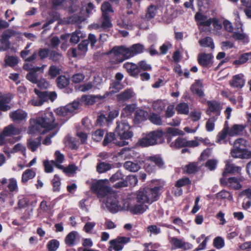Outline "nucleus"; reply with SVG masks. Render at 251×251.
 I'll return each mask as SVG.
<instances>
[{
	"label": "nucleus",
	"instance_id": "54",
	"mask_svg": "<svg viewBox=\"0 0 251 251\" xmlns=\"http://www.w3.org/2000/svg\"><path fill=\"white\" fill-rule=\"evenodd\" d=\"M165 104L162 100H157L152 103L153 109L157 112H161L165 108Z\"/></svg>",
	"mask_w": 251,
	"mask_h": 251
},
{
	"label": "nucleus",
	"instance_id": "43",
	"mask_svg": "<svg viewBox=\"0 0 251 251\" xmlns=\"http://www.w3.org/2000/svg\"><path fill=\"white\" fill-rule=\"evenodd\" d=\"M77 234V232L75 231L70 232L65 238V242L66 244L70 247L73 246L75 244V240Z\"/></svg>",
	"mask_w": 251,
	"mask_h": 251
},
{
	"label": "nucleus",
	"instance_id": "52",
	"mask_svg": "<svg viewBox=\"0 0 251 251\" xmlns=\"http://www.w3.org/2000/svg\"><path fill=\"white\" fill-rule=\"evenodd\" d=\"M5 63L6 65L14 67L18 63V59L17 57L14 56H8L4 59Z\"/></svg>",
	"mask_w": 251,
	"mask_h": 251
},
{
	"label": "nucleus",
	"instance_id": "46",
	"mask_svg": "<svg viewBox=\"0 0 251 251\" xmlns=\"http://www.w3.org/2000/svg\"><path fill=\"white\" fill-rule=\"evenodd\" d=\"M105 130L102 129H99L95 130L92 134V138L96 142L100 141L103 137Z\"/></svg>",
	"mask_w": 251,
	"mask_h": 251
},
{
	"label": "nucleus",
	"instance_id": "51",
	"mask_svg": "<svg viewBox=\"0 0 251 251\" xmlns=\"http://www.w3.org/2000/svg\"><path fill=\"white\" fill-rule=\"evenodd\" d=\"M149 120L153 124L160 126L162 124V121L161 117L157 114L152 113L149 117Z\"/></svg>",
	"mask_w": 251,
	"mask_h": 251
},
{
	"label": "nucleus",
	"instance_id": "41",
	"mask_svg": "<svg viewBox=\"0 0 251 251\" xmlns=\"http://www.w3.org/2000/svg\"><path fill=\"white\" fill-rule=\"evenodd\" d=\"M176 109L178 114L187 115L189 112V108L187 103L180 102L177 104Z\"/></svg>",
	"mask_w": 251,
	"mask_h": 251
},
{
	"label": "nucleus",
	"instance_id": "32",
	"mask_svg": "<svg viewBox=\"0 0 251 251\" xmlns=\"http://www.w3.org/2000/svg\"><path fill=\"white\" fill-rule=\"evenodd\" d=\"M202 87V83L200 80H196L194 84H193L191 87V91L200 97H203L204 95L203 91L201 89Z\"/></svg>",
	"mask_w": 251,
	"mask_h": 251
},
{
	"label": "nucleus",
	"instance_id": "12",
	"mask_svg": "<svg viewBox=\"0 0 251 251\" xmlns=\"http://www.w3.org/2000/svg\"><path fill=\"white\" fill-rule=\"evenodd\" d=\"M116 135L115 132L106 133L102 142V145L104 147L115 144L118 146L123 147L127 145L128 142L126 141H117Z\"/></svg>",
	"mask_w": 251,
	"mask_h": 251
},
{
	"label": "nucleus",
	"instance_id": "2",
	"mask_svg": "<svg viewBox=\"0 0 251 251\" xmlns=\"http://www.w3.org/2000/svg\"><path fill=\"white\" fill-rule=\"evenodd\" d=\"M165 132L162 129H157L147 133L145 137L139 139L137 144L142 147H149L164 142Z\"/></svg>",
	"mask_w": 251,
	"mask_h": 251
},
{
	"label": "nucleus",
	"instance_id": "47",
	"mask_svg": "<svg viewBox=\"0 0 251 251\" xmlns=\"http://www.w3.org/2000/svg\"><path fill=\"white\" fill-rule=\"evenodd\" d=\"M35 176V173L31 169L26 170L23 174L22 181L26 182L28 180L33 178Z\"/></svg>",
	"mask_w": 251,
	"mask_h": 251
},
{
	"label": "nucleus",
	"instance_id": "3",
	"mask_svg": "<svg viewBox=\"0 0 251 251\" xmlns=\"http://www.w3.org/2000/svg\"><path fill=\"white\" fill-rule=\"evenodd\" d=\"M117 126L114 132L118 138L122 141L128 140L133 136V132L131 130V126L126 120H122L116 122Z\"/></svg>",
	"mask_w": 251,
	"mask_h": 251
},
{
	"label": "nucleus",
	"instance_id": "10",
	"mask_svg": "<svg viewBox=\"0 0 251 251\" xmlns=\"http://www.w3.org/2000/svg\"><path fill=\"white\" fill-rule=\"evenodd\" d=\"M124 209L129 210L133 214H141L148 209V206L142 203H137L134 205H131L129 201L126 200L124 202Z\"/></svg>",
	"mask_w": 251,
	"mask_h": 251
},
{
	"label": "nucleus",
	"instance_id": "6",
	"mask_svg": "<svg viewBox=\"0 0 251 251\" xmlns=\"http://www.w3.org/2000/svg\"><path fill=\"white\" fill-rule=\"evenodd\" d=\"M247 141L243 138H238L234 141L233 149L231 151L232 157H244L248 152L247 149Z\"/></svg>",
	"mask_w": 251,
	"mask_h": 251
},
{
	"label": "nucleus",
	"instance_id": "31",
	"mask_svg": "<svg viewBox=\"0 0 251 251\" xmlns=\"http://www.w3.org/2000/svg\"><path fill=\"white\" fill-rule=\"evenodd\" d=\"M240 170L241 168L240 167L237 166L229 162H227L226 168L223 173V176H226L228 174L238 173L240 172Z\"/></svg>",
	"mask_w": 251,
	"mask_h": 251
},
{
	"label": "nucleus",
	"instance_id": "18",
	"mask_svg": "<svg viewBox=\"0 0 251 251\" xmlns=\"http://www.w3.org/2000/svg\"><path fill=\"white\" fill-rule=\"evenodd\" d=\"M64 158H56V160L53 161L45 160L44 162L45 171L47 173H51L53 170V166H55L59 169L62 168V166L60 164L63 162Z\"/></svg>",
	"mask_w": 251,
	"mask_h": 251
},
{
	"label": "nucleus",
	"instance_id": "40",
	"mask_svg": "<svg viewBox=\"0 0 251 251\" xmlns=\"http://www.w3.org/2000/svg\"><path fill=\"white\" fill-rule=\"evenodd\" d=\"M120 83L119 81H114L113 82L110 87V88H113V90L110 92H106L102 96H100V99H105L107 98L110 94H115L120 91L121 88L119 87Z\"/></svg>",
	"mask_w": 251,
	"mask_h": 251
},
{
	"label": "nucleus",
	"instance_id": "36",
	"mask_svg": "<svg viewBox=\"0 0 251 251\" xmlns=\"http://www.w3.org/2000/svg\"><path fill=\"white\" fill-rule=\"evenodd\" d=\"M41 136H39L34 139H29L27 141V148L32 151H35L41 145Z\"/></svg>",
	"mask_w": 251,
	"mask_h": 251
},
{
	"label": "nucleus",
	"instance_id": "23",
	"mask_svg": "<svg viewBox=\"0 0 251 251\" xmlns=\"http://www.w3.org/2000/svg\"><path fill=\"white\" fill-rule=\"evenodd\" d=\"M246 126L243 125H233L229 128L228 136L230 137L243 135Z\"/></svg>",
	"mask_w": 251,
	"mask_h": 251
},
{
	"label": "nucleus",
	"instance_id": "26",
	"mask_svg": "<svg viewBox=\"0 0 251 251\" xmlns=\"http://www.w3.org/2000/svg\"><path fill=\"white\" fill-rule=\"evenodd\" d=\"M39 71H41L42 73H43V68L40 67H36V68H34L32 69V71L27 74L26 75V78L32 83L36 84V83H38V79L36 73Z\"/></svg>",
	"mask_w": 251,
	"mask_h": 251
},
{
	"label": "nucleus",
	"instance_id": "13",
	"mask_svg": "<svg viewBox=\"0 0 251 251\" xmlns=\"http://www.w3.org/2000/svg\"><path fill=\"white\" fill-rule=\"evenodd\" d=\"M110 53H113L115 56H119L122 55V57L117 60V63L123 62L124 60L127 59V48L125 46L122 45L120 46H114L109 51Z\"/></svg>",
	"mask_w": 251,
	"mask_h": 251
},
{
	"label": "nucleus",
	"instance_id": "15",
	"mask_svg": "<svg viewBox=\"0 0 251 251\" xmlns=\"http://www.w3.org/2000/svg\"><path fill=\"white\" fill-rule=\"evenodd\" d=\"M9 116L13 122L19 124L26 119L27 113L21 109H18L11 112Z\"/></svg>",
	"mask_w": 251,
	"mask_h": 251
},
{
	"label": "nucleus",
	"instance_id": "5",
	"mask_svg": "<svg viewBox=\"0 0 251 251\" xmlns=\"http://www.w3.org/2000/svg\"><path fill=\"white\" fill-rule=\"evenodd\" d=\"M108 182L107 179L98 180L92 184L91 189L99 197H104L109 193Z\"/></svg>",
	"mask_w": 251,
	"mask_h": 251
},
{
	"label": "nucleus",
	"instance_id": "14",
	"mask_svg": "<svg viewBox=\"0 0 251 251\" xmlns=\"http://www.w3.org/2000/svg\"><path fill=\"white\" fill-rule=\"evenodd\" d=\"M198 63L203 67H211L213 63V56L211 53H200L197 58Z\"/></svg>",
	"mask_w": 251,
	"mask_h": 251
},
{
	"label": "nucleus",
	"instance_id": "29",
	"mask_svg": "<svg viewBox=\"0 0 251 251\" xmlns=\"http://www.w3.org/2000/svg\"><path fill=\"white\" fill-rule=\"evenodd\" d=\"M136 104L135 103L126 104L121 111V116L122 117H129L135 111Z\"/></svg>",
	"mask_w": 251,
	"mask_h": 251
},
{
	"label": "nucleus",
	"instance_id": "50",
	"mask_svg": "<svg viewBox=\"0 0 251 251\" xmlns=\"http://www.w3.org/2000/svg\"><path fill=\"white\" fill-rule=\"evenodd\" d=\"M102 15H109L110 12H113L111 4L108 2H103L101 6Z\"/></svg>",
	"mask_w": 251,
	"mask_h": 251
},
{
	"label": "nucleus",
	"instance_id": "17",
	"mask_svg": "<svg viewBox=\"0 0 251 251\" xmlns=\"http://www.w3.org/2000/svg\"><path fill=\"white\" fill-rule=\"evenodd\" d=\"M208 108L206 110V114L210 115L211 113L215 114L216 116L220 115L222 107L220 102L216 100H208L207 101Z\"/></svg>",
	"mask_w": 251,
	"mask_h": 251
},
{
	"label": "nucleus",
	"instance_id": "56",
	"mask_svg": "<svg viewBox=\"0 0 251 251\" xmlns=\"http://www.w3.org/2000/svg\"><path fill=\"white\" fill-rule=\"evenodd\" d=\"M110 244L111 247H109L108 250L111 251V248L112 247L115 251H120L123 248L122 244L118 241L117 239L112 240L110 241Z\"/></svg>",
	"mask_w": 251,
	"mask_h": 251
},
{
	"label": "nucleus",
	"instance_id": "45",
	"mask_svg": "<svg viewBox=\"0 0 251 251\" xmlns=\"http://www.w3.org/2000/svg\"><path fill=\"white\" fill-rule=\"evenodd\" d=\"M227 186L233 189H239L241 185L239 183V179L237 177H233L228 178Z\"/></svg>",
	"mask_w": 251,
	"mask_h": 251
},
{
	"label": "nucleus",
	"instance_id": "62",
	"mask_svg": "<svg viewBox=\"0 0 251 251\" xmlns=\"http://www.w3.org/2000/svg\"><path fill=\"white\" fill-rule=\"evenodd\" d=\"M7 187L10 192L17 191L18 190L17 180L14 178H10Z\"/></svg>",
	"mask_w": 251,
	"mask_h": 251
},
{
	"label": "nucleus",
	"instance_id": "35",
	"mask_svg": "<svg viewBox=\"0 0 251 251\" xmlns=\"http://www.w3.org/2000/svg\"><path fill=\"white\" fill-rule=\"evenodd\" d=\"M11 101L10 97L6 95H3L0 99V111H6L10 110L11 107L8 104Z\"/></svg>",
	"mask_w": 251,
	"mask_h": 251
},
{
	"label": "nucleus",
	"instance_id": "8",
	"mask_svg": "<svg viewBox=\"0 0 251 251\" xmlns=\"http://www.w3.org/2000/svg\"><path fill=\"white\" fill-rule=\"evenodd\" d=\"M199 143L196 140L188 141L182 137H178L174 142L170 143V147L173 149H180L185 147L194 148L198 147Z\"/></svg>",
	"mask_w": 251,
	"mask_h": 251
},
{
	"label": "nucleus",
	"instance_id": "34",
	"mask_svg": "<svg viewBox=\"0 0 251 251\" xmlns=\"http://www.w3.org/2000/svg\"><path fill=\"white\" fill-rule=\"evenodd\" d=\"M100 95L97 96H92V95H83L81 96L80 101L82 103H84L85 105H93L96 102V98H98L100 100H102V99H100Z\"/></svg>",
	"mask_w": 251,
	"mask_h": 251
},
{
	"label": "nucleus",
	"instance_id": "61",
	"mask_svg": "<svg viewBox=\"0 0 251 251\" xmlns=\"http://www.w3.org/2000/svg\"><path fill=\"white\" fill-rule=\"evenodd\" d=\"M94 83L93 82H89L83 84L79 85L78 87L79 90L81 92H85L92 89L94 87Z\"/></svg>",
	"mask_w": 251,
	"mask_h": 251
},
{
	"label": "nucleus",
	"instance_id": "49",
	"mask_svg": "<svg viewBox=\"0 0 251 251\" xmlns=\"http://www.w3.org/2000/svg\"><path fill=\"white\" fill-rule=\"evenodd\" d=\"M217 120V117L213 116L207 120L205 124V128L206 131L208 132H211L214 129L215 122Z\"/></svg>",
	"mask_w": 251,
	"mask_h": 251
},
{
	"label": "nucleus",
	"instance_id": "63",
	"mask_svg": "<svg viewBox=\"0 0 251 251\" xmlns=\"http://www.w3.org/2000/svg\"><path fill=\"white\" fill-rule=\"evenodd\" d=\"M191 183V180L188 177H184L178 179L176 183L175 186L177 187H181Z\"/></svg>",
	"mask_w": 251,
	"mask_h": 251
},
{
	"label": "nucleus",
	"instance_id": "25",
	"mask_svg": "<svg viewBox=\"0 0 251 251\" xmlns=\"http://www.w3.org/2000/svg\"><path fill=\"white\" fill-rule=\"evenodd\" d=\"M70 82V78L65 75H60L56 79V85L60 89H67Z\"/></svg>",
	"mask_w": 251,
	"mask_h": 251
},
{
	"label": "nucleus",
	"instance_id": "44",
	"mask_svg": "<svg viewBox=\"0 0 251 251\" xmlns=\"http://www.w3.org/2000/svg\"><path fill=\"white\" fill-rule=\"evenodd\" d=\"M125 168L130 172H136L140 168V165L137 163H134L131 161H126L124 165Z\"/></svg>",
	"mask_w": 251,
	"mask_h": 251
},
{
	"label": "nucleus",
	"instance_id": "53",
	"mask_svg": "<svg viewBox=\"0 0 251 251\" xmlns=\"http://www.w3.org/2000/svg\"><path fill=\"white\" fill-rule=\"evenodd\" d=\"M138 67H139V71L140 73L141 71H149L152 70L151 66L148 64L145 60H141L137 63Z\"/></svg>",
	"mask_w": 251,
	"mask_h": 251
},
{
	"label": "nucleus",
	"instance_id": "55",
	"mask_svg": "<svg viewBox=\"0 0 251 251\" xmlns=\"http://www.w3.org/2000/svg\"><path fill=\"white\" fill-rule=\"evenodd\" d=\"M59 242L57 240H50L47 244V248L49 251H55L59 248Z\"/></svg>",
	"mask_w": 251,
	"mask_h": 251
},
{
	"label": "nucleus",
	"instance_id": "39",
	"mask_svg": "<svg viewBox=\"0 0 251 251\" xmlns=\"http://www.w3.org/2000/svg\"><path fill=\"white\" fill-rule=\"evenodd\" d=\"M3 132L7 136L17 135L20 133L19 129L15 127L13 124H10L5 127L3 129Z\"/></svg>",
	"mask_w": 251,
	"mask_h": 251
},
{
	"label": "nucleus",
	"instance_id": "37",
	"mask_svg": "<svg viewBox=\"0 0 251 251\" xmlns=\"http://www.w3.org/2000/svg\"><path fill=\"white\" fill-rule=\"evenodd\" d=\"M136 201L137 203H142L144 204H150L149 198L144 190V189L137 192L136 195Z\"/></svg>",
	"mask_w": 251,
	"mask_h": 251
},
{
	"label": "nucleus",
	"instance_id": "57",
	"mask_svg": "<svg viewBox=\"0 0 251 251\" xmlns=\"http://www.w3.org/2000/svg\"><path fill=\"white\" fill-rule=\"evenodd\" d=\"M60 69L54 66L51 65L49 70V75L50 76L51 78H54L56 77L58 75L60 74Z\"/></svg>",
	"mask_w": 251,
	"mask_h": 251
},
{
	"label": "nucleus",
	"instance_id": "48",
	"mask_svg": "<svg viewBox=\"0 0 251 251\" xmlns=\"http://www.w3.org/2000/svg\"><path fill=\"white\" fill-rule=\"evenodd\" d=\"M102 21L100 27L104 29L112 27V24L109 15H102Z\"/></svg>",
	"mask_w": 251,
	"mask_h": 251
},
{
	"label": "nucleus",
	"instance_id": "64",
	"mask_svg": "<svg viewBox=\"0 0 251 251\" xmlns=\"http://www.w3.org/2000/svg\"><path fill=\"white\" fill-rule=\"evenodd\" d=\"M119 114V110L118 109H113L109 112L107 117L108 123L111 122L115 118L117 117Z\"/></svg>",
	"mask_w": 251,
	"mask_h": 251
},
{
	"label": "nucleus",
	"instance_id": "11",
	"mask_svg": "<svg viewBox=\"0 0 251 251\" xmlns=\"http://www.w3.org/2000/svg\"><path fill=\"white\" fill-rule=\"evenodd\" d=\"M195 19L196 22L199 23L200 26H209L213 24L214 27L218 24V21L216 18H209L207 19V17L201 13V12H197L195 15Z\"/></svg>",
	"mask_w": 251,
	"mask_h": 251
},
{
	"label": "nucleus",
	"instance_id": "19",
	"mask_svg": "<svg viewBox=\"0 0 251 251\" xmlns=\"http://www.w3.org/2000/svg\"><path fill=\"white\" fill-rule=\"evenodd\" d=\"M161 187L159 186L155 187L152 188H145L144 190L147 194L150 204L152 203L153 201H157L159 196V191Z\"/></svg>",
	"mask_w": 251,
	"mask_h": 251
},
{
	"label": "nucleus",
	"instance_id": "33",
	"mask_svg": "<svg viewBox=\"0 0 251 251\" xmlns=\"http://www.w3.org/2000/svg\"><path fill=\"white\" fill-rule=\"evenodd\" d=\"M158 6L151 4L147 9L145 19L149 21L153 19L156 15Z\"/></svg>",
	"mask_w": 251,
	"mask_h": 251
},
{
	"label": "nucleus",
	"instance_id": "24",
	"mask_svg": "<svg viewBox=\"0 0 251 251\" xmlns=\"http://www.w3.org/2000/svg\"><path fill=\"white\" fill-rule=\"evenodd\" d=\"M148 113L142 109H138L135 111L133 122L135 125H138L147 120Z\"/></svg>",
	"mask_w": 251,
	"mask_h": 251
},
{
	"label": "nucleus",
	"instance_id": "58",
	"mask_svg": "<svg viewBox=\"0 0 251 251\" xmlns=\"http://www.w3.org/2000/svg\"><path fill=\"white\" fill-rule=\"evenodd\" d=\"M85 78V75L82 73H76L73 75L72 77V82L74 83H79L81 82Z\"/></svg>",
	"mask_w": 251,
	"mask_h": 251
},
{
	"label": "nucleus",
	"instance_id": "42",
	"mask_svg": "<svg viewBox=\"0 0 251 251\" xmlns=\"http://www.w3.org/2000/svg\"><path fill=\"white\" fill-rule=\"evenodd\" d=\"M114 166L110 163L100 162L98 164L97 170L99 173L101 174L109 171Z\"/></svg>",
	"mask_w": 251,
	"mask_h": 251
},
{
	"label": "nucleus",
	"instance_id": "7",
	"mask_svg": "<svg viewBox=\"0 0 251 251\" xmlns=\"http://www.w3.org/2000/svg\"><path fill=\"white\" fill-rule=\"evenodd\" d=\"M106 196L105 202L107 209L112 213H116L118 211L124 210V205L119 204L117 200V196L115 193H109Z\"/></svg>",
	"mask_w": 251,
	"mask_h": 251
},
{
	"label": "nucleus",
	"instance_id": "21",
	"mask_svg": "<svg viewBox=\"0 0 251 251\" xmlns=\"http://www.w3.org/2000/svg\"><path fill=\"white\" fill-rule=\"evenodd\" d=\"M170 242L175 249H189L191 248L192 245L185 242L183 239H178L176 237H171L170 238Z\"/></svg>",
	"mask_w": 251,
	"mask_h": 251
},
{
	"label": "nucleus",
	"instance_id": "16",
	"mask_svg": "<svg viewBox=\"0 0 251 251\" xmlns=\"http://www.w3.org/2000/svg\"><path fill=\"white\" fill-rule=\"evenodd\" d=\"M246 79L243 74L240 73L232 76L229 81L231 87L238 89H241L245 85Z\"/></svg>",
	"mask_w": 251,
	"mask_h": 251
},
{
	"label": "nucleus",
	"instance_id": "60",
	"mask_svg": "<svg viewBox=\"0 0 251 251\" xmlns=\"http://www.w3.org/2000/svg\"><path fill=\"white\" fill-rule=\"evenodd\" d=\"M186 170L185 171L187 174H193L198 171V166L195 163H191L185 166Z\"/></svg>",
	"mask_w": 251,
	"mask_h": 251
},
{
	"label": "nucleus",
	"instance_id": "30",
	"mask_svg": "<svg viewBox=\"0 0 251 251\" xmlns=\"http://www.w3.org/2000/svg\"><path fill=\"white\" fill-rule=\"evenodd\" d=\"M229 127L227 125V122L226 121L224 126L223 129L218 133L217 135V141L216 142L219 144H221L223 141L225 142V140L226 139L227 135H228L229 132Z\"/></svg>",
	"mask_w": 251,
	"mask_h": 251
},
{
	"label": "nucleus",
	"instance_id": "9",
	"mask_svg": "<svg viewBox=\"0 0 251 251\" xmlns=\"http://www.w3.org/2000/svg\"><path fill=\"white\" fill-rule=\"evenodd\" d=\"M80 101L75 100L73 102L67 104L57 109V113L64 117L71 116L72 114L79 108Z\"/></svg>",
	"mask_w": 251,
	"mask_h": 251
},
{
	"label": "nucleus",
	"instance_id": "38",
	"mask_svg": "<svg viewBox=\"0 0 251 251\" xmlns=\"http://www.w3.org/2000/svg\"><path fill=\"white\" fill-rule=\"evenodd\" d=\"M200 45L202 47L210 48L211 49H214L215 48L213 40L212 38L207 36L199 41Z\"/></svg>",
	"mask_w": 251,
	"mask_h": 251
},
{
	"label": "nucleus",
	"instance_id": "27",
	"mask_svg": "<svg viewBox=\"0 0 251 251\" xmlns=\"http://www.w3.org/2000/svg\"><path fill=\"white\" fill-rule=\"evenodd\" d=\"M134 92L131 89H126L116 95L118 101H126L133 97Z\"/></svg>",
	"mask_w": 251,
	"mask_h": 251
},
{
	"label": "nucleus",
	"instance_id": "59",
	"mask_svg": "<svg viewBox=\"0 0 251 251\" xmlns=\"http://www.w3.org/2000/svg\"><path fill=\"white\" fill-rule=\"evenodd\" d=\"M53 185V191L54 192H58L60 190V186L61 184L60 178L55 175L52 180Z\"/></svg>",
	"mask_w": 251,
	"mask_h": 251
},
{
	"label": "nucleus",
	"instance_id": "28",
	"mask_svg": "<svg viewBox=\"0 0 251 251\" xmlns=\"http://www.w3.org/2000/svg\"><path fill=\"white\" fill-rule=\"evenodd\" d=\"M249 61L251 63V52L244 53L240 55L238 59L233 62V65L238 67L240 65L244 64Z\"/></svg>",
	"mask_w": 251,
	"mask_h": 251
},
{
	"label": "nucleus",
	"instance_id": "22",
	"mask_svg": "<svg viewBox=\"0 0 251 251\" xmlns=\"http://www.w3.org/2000/svg\"><path fill=\"white\" fill-rule=\"evenodd\" d=\"M144 50V45L140 43L134 44L129 48H127L128 59L143 52Z\"/></svg>",
	"mask_w": 251,
	"mask_h": 251
},
{
	"label": "nucleus",
	"instance_id": "20",
	"mask_svg": "<svg viewBox=\"0 0 251 251\" xmlns=\"http://www.w3.org/2000/svg\"><path fill=\"white\" fill-rule=\"evenodd\" d=\"M123 67L130 76L135 78L138 77L140 72L137 64L131 62H126L124 64Z\"/></svg>",
	"mask_w": 251,
	"mask_h": 251
},
{
	"label": "nucleus",
	"instance_id": "4",
	"mask_svg": "<svg viewBox=\"0 0 251 251\" xmlns=\"http://www.w3.org/2000/svg\"><path fill=\"white\" fill-rule=\"evenodd\" d=\"M38 55L42 60L48 58V59L55 63H58L62 60V54L58 50L50 48H40L38 50Z\"/></svg>",
	"mask_w": 251,
	"mask_h": 251
},
{
	"label": "nucleus",
	"instance_id": "1",
	"mask_svg": "<svg viewBox=\"0 0 251 251\" xmlns=\"http://www.w3.org/2000/svg\"><path fill=\"white\" fill-rule=\"evenodd\" d=\"M28 127V133L33 134L39 133H45L53 130L58 126L55 123L53 113L49 111L38 114L36 118L32 119Z\"/></svg>",
	"mask_w": 251,
	"mask_h": 251
}]
</instances>
